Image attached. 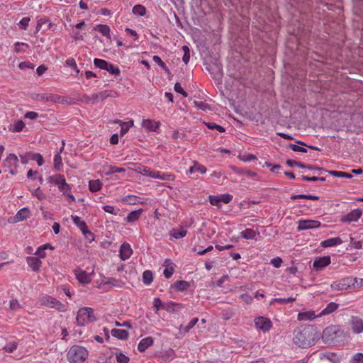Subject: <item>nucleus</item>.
Masks as SVG:
<instances>
[{"mask_svg":"<svg viewBox=\"0 0 363 363\" xmlns=\"http://www.w3.org/2000/svg\"><path fill=\"white\" fill-rule=\"evenodd\" d=\"M315 333L311 327H305L295 332L293 340L299 347L306 348L315 344Z\"/></svg>","mask_w":363,"mask_h":363,"instance_id":"nucleus-1","label":"nucleus"},{"mask_svg":"<svg viewBox=\"0 0 363 363\" xmlns=\"http://www.w3.org/2000/svg\"><path fill=\"white\" fill-rule=\"evenodd\" d=\"M48 182L57 186L62 196L67 197V200L69 203L75 202V197L72 194V187L67 183L63 175L60 174L51 175L48 178Z\"/></svg>","mask_w":363,"mask_h":363,"instance_id":"nucleus-2","label":"nucleus"},{"mask_svg":"<svg viewBox=\"0 0 363 363\" xmlns=\"http://www.w3.org/2000/svg\"><path fill=\"white\" fill-rule=\"evenodd\" d=\"M344 336V331L339 325H330L323 330L322 340L325 344L333 345L339 342Z\"/></svg>","mask_w":363,"mask_h":363,"instance_id":"nucleus-3","label":"nucleus"},{"mask_svg":"<svg viewBox=\"0 0 363 363\" xmlns=\"http://www.w3.org/2000/svg\"><path fill=\"white\" fill-rule=\"evenodd\" d=\"M88 356V350L84 347L77 345L72 346L67 353L69 363H84Z\"/></svg>","mask_w":363,"mask_h":363,"instance_id":"nucleus-4","label":"nucleus"},{"mask_svg":"<svg viewBox=\"0 0 363 363\" xmlns=\"http://www.w3.org/2000/svg\"><path fill=\"white\" fill-rule=\"evenodd\" d=\"M94 320V311L89 307L80 308L76 318L77 324L79 326H84Z\"/></svg>","mask_w":363,"mask_h":363,"instance_id":"nucleus-5","label":"nucleus"},{"mask_svg":"<svg viewBox=\"0 0 363 363\" xmlns=\"http://www.w3.org/2000/svg\"><path fill=\"white\" fill-rule=\"evenodd\" d=\"M40 302L41 305L54 308L59 312H65L67 310V307L65 304L48 295L42 296Z\"/></svg>","mask_w":363,"mask_h":363,"instance_id":"nucleus-6","label":"nucleus"},{"mask_svg":"<svg viewBox=\"0 0 363 363\" xmlns=\"http://www.w3.org/2000/svg\"><path fill=\"white\" fill-rule=\"evenodd\" d=\"M354 283H357L355 278L352 277H347L333 281L331 284V287L334 290L344 291L353 288Z\"/></svg>","mask_w":363,"mask_h":363,"instance_id":"nucleus-7","label":"nucleus"},{"mask_svg":"<svg viewBox=\"0 0 363 363\" xmlns=\"http://www.w3.org/2000/svg\"><path fill=\"white\" fill-rule=\"evenodd\" d=\"M71 218L74 224L80 229L83 235L90 242L94 240V234L88 229L86 223L80 217L72 215Z\"/></svg>","mask_w":363,"mask_h":363,"instance_id":"nucleus-8","label":"nucleus"},{"mask_svg":"<svg viewBox=\"0 0 363 363\" xmlns=\"http://www.w3.org/2000/svg\"><path fill=\"white\" fill-rule=\"evenodd\" d=\"M3 165L8 169L11 175H15L16 174V168L18 167V157L15 154H9L4 161Z\"/></svg>","mask_w":363,"mask_h":363,"instance_id":"nucleus-9","label":"nucleus"},{"mask_svg":"<svg viewBox=\"0 0 363 363\" xmlns=\"http://www.w3.org/2000/svg\"><path fill=\"white\" fill-rule=\"evenodd\" d=\"M297 230L302 231L310 229L318 228L321 225V223L316 220H299L297 222Z\"/></svg>","mask_w":363,"mask_h":363,"instance_id":"nucleus-10","label":"nucleus"},{"mask_svg":"<svg viewBox=\"0 0 363 363\" xmlns=\"http://www.w3.org/2000/svg\"><path fill=\"white\" fill-rule=\"evenodd\" d=\"M352 332L354 334L363 333V319L357 315H352L349 321Z\"/></svg>","mask_w":363,"mask_h":363,"instance_id":"nucleus-11","label":"nucleus"},{"mask_svg":"<svg viewBox=\"0 0 363 363\" xmlns=\"http://www.w3.org/2000/svg\"><path fill=\"white\" fill-rule=\"evenodd\" d=\"M111 91L105 90L99 93H94L86 96V102L94 104L100 101H103L105 99L112 96L111 94Z\"/></svg>","mask_w":363,"mask_h":363,"instance_id":"nucleus-12","label":"nucleus"},{"mask_svg":"<svg viewBox=\"0 0 363 363\" xmlns=\"http://www.w3.org/2000/svg\"><path fill=\"white\" fill-rule=\"evenodd\" d=\"M255 325L257 329L262 330L265 333L272 328V323L269 318L259 316L255 319Z\"/></svg>","mask_w":363,"mask_h":363,"instance_id":"nucleus-13","label":"nucleus"},{"mask_svg":"<svg viewBox=\"0 0 363 363\" xmlns=\"http://www.w3.org/2000/svg\"><path fill=\"white\" fill-rule=\"evenodd\" d=\"M342 356L337 353L325 352L320 354V359L321 360H328L331 363H340Z\"/></svg>","mask_w":363,"mask_h":363,"instance_id":"nucleus-14","label":"nucleus"},{"mask_svg":"<svg viewBox=\"0 0 363 363\" xmlns=\"http://www.w3.org/2000/svg\"><path fill=\"white\" fill-rule=\"evenodd\" d=\"M331 262L329 256L320 257L313 261V267L316 270H320L329 265Z\"/></svg>","mask_w":363,"mask_h":363,"instance_id":"nucleus-15","label":"nucleus"},{"mask_svg":"<svg viewBox=\"0 0 363 363\" xmlns=\"http://www.w3.org/2000/svg\"><path fill=\"white\" fill-rule=\"evenodd\" d=\"M362 215V211L360 208H357L351 211L347 215H345L342 218V221L351 223L357 221Z\"/></svg>","mask_w":363,"mask_h":363,"instance_id":"nucleus-16","label":"nucleus"},{"mask_svg":"<svg viewBox=\"0 0 363 363\" xmlns=\"http://www.w3.org/2000/svg\"><path fill=\"white\" fill-rule=\"evenodd\" d=\"M133 254V250L128 242H123L119 250V256L122 260H126Z\"/></svg>","mask_w":363,"mask_h":363,"instance_id":"nucleus-17","label":"nucleus"},{"mask_svg":"<svg viewBox=\"0 0 363 363\" xmlns=\"http://www.w3.org/2000/svg\"><path fill=\"white\" fill-rule=\"evenodd\" d=\"M318 317V314L315 315L314 311L310 310L300 312L298 314L297 319L299 321H311Z\"/></svg>","mask_w":363,"mask_h":363,"instance_id":"nucleus-18","label":"nucleus"},{"mask_svg":"<svg viewBox=\"0 0 363 363\" xmlns=\"http://www.w3.org/2000/svg\"><path fill=\"white\" fill-rule=\"evenodd\" d=\"M74 274L77 279L82 284H88L91 281V275L82 269H76Z\"/></svg>","mask_w":363,"mask_h":363,"instance_id":"nucleus-19","label":"nucleus"},{"mask_svg":"<svg viewBox=\"0 0 363 363\" xmlns=\"http://www.w3.org/2000/svg\"><path fill=\"white\" fill-rule=\"evenodd\" d=\"M26 262L34 272H38L42 266V262L36 257H27Z\"/></svg>","mask_w":363,"mask_h":363,"instance_id":"nucleus-20","label":"nucleus"},{"mask_svg":"<svg viewBox=\"0 0 363 363\" xmlns=\"http://www.w3.org/2000/svg\"><path fill=\"white\" fill-rule=\"evenodd\" d=\"M160 123L151 119H144L142 122V126L149 131H157Z\"/></svg>","mask_w":363,"mask_h":363,"instance_id":"nucleus-21","label":"nucleus"},{"mask_svg":"<svg viewBox=\"0 0 363 363\" xmlns=\"http://www.w3.org/2000/svg\"><path fill=\"white\" fill-rule=\"evenodd\" d=\"M154 342V340L152 337H147L145 338L142 339L138 345V350L140 352H145L148 347H150L151 345H152Z\"/></svg>","mask_w":363,"mask_h":363,"instance_id":"nucleus-22","label":"nucleus"},{"mask_svg":"<svg viewBox=\"0 0 363 363\" xmlns=\"http://www.w3.org/2000/svg\"><path fill=\"white\" fill-rule=\"evenodd\" d=\"M342 243V240L339 237L331 238L323 240L321 242V246L323 247H330L340 245Z\"/></svg>","mask_w":363,"mask_h":363,"instance_id":"nucleus-23","label":"nucleus"},{"mask_svg":"<svg viewBox=\"0 0 363 363\" xmlns=\"http://www.w3.org/2000/svg\"><path fill=\"white\" fill-rule=\"evenodd\" d=\"M30 216V211L28 208H21L16 216H14V220L16 222H20L26 220Z\"/></svg>","mask_w":363,"mask_h":363,"instance_id":"nucleus-24","label":"nucleus"},{"mask_svg":"<svg viewBox=\"0 0 363 363\" xmlns=\"http://www.w3.org/2000/svg\"><path fill=\"white\" fill-rule=\"evenodd\" d=\"M339 307V305L335 302L329 303L326 307L322 310V311L318 314V316H323L325 315H329L335 311Z\"/></svg>","mask_w":363,"mask_h":363,"instance_id":"nucleus-25","label":"nucleus"},{"mask_svg":"<svg viewBox=\"0 0 363 363\" xmlns=\"http://www.w3.org/2000/svg\"><path fill=\"white\" fill-rule=\"evenodd\" d=\"M46 26V30L50 29L52 26V23L50 21V19L47 17H43L40 19H38L37 22V26L35 28V33H38L40 31V30L43 27Z\"/></svg>","mask_w":363,"mask_h":363,"instance_id":"nucleus-26","label":"nucleus"},{"mask_svg":"<svg viewBox=\"0 0 363 363\" xmlns=\"http://www.w3.org/2000/svg\"><path fill=\"white\" fill-rule=\"evenodd\" d=\"M111 335L118 340H126L129 336L127 330L123 329H112L111 331Z\"/></svg>","mask_w":363,"mask_h":363,"instance_id":"nucleus-27","label":"nucleus"},{"mask_svg":"<svg viewBox=\"0 0 363 363\" xmlns=\"http://www.w3.org/2000/svg\"><path fill=\"white\" fill-rule=\"evenodd\" d=\"M257 235H259V232L252 228H247L240 233V236L247 240H255Z\"/></svg>","mask_w":363,"mask_h":363,"instance_id":"nucleus-28","label":"nucleus"},{"mask_svg":"<svg viewBox=\"0 0 363 363\" xmlns=\"http://www.w3.org/2000/svg\"><path fill=\"white\" fill-rule=\"evenodd\" d=\"M142 215V209L133 211L128 214L125 218V220L128 223H133L138 220Z\"/></svg>","mask_w":363,"mask_h":363,"instance_id":"nucleus-29","label":"nucleus"},{"mask_svg":"<svg viewBox=\"0 0 363 363\" xmlns=\"http://www.w3.org/2000/svg\"><path fill=\"white\" fill-rule=\"evenodd\" d=\"M94 29L101 33L104 36L106 37L107 38L111 39L110 28L106 24H99L96 25L94 28Z\"/></svg>","mask_w":363,"mask_h":363,"instance_id":"nucleus-30","label":"nucleus"},{"mask_svg":"<svg viewBox=\"0 0 363 363\" xmlns=\"http://www.w3.org/2000/svg\"><path fill=\"white\" fill-rule=\"evenodd\" d=\"M102 182L99 179L91 180L89 182V189L90 191L95 193L101 189Z\"/></svg>","mask_w":363,"mask_h":363,"instance_id":"nucleus-31","label":"nucleus"},{"mask_svg":"<svg viewBox=\"0 0 363 363\" xmlns=\"http://www.w3.org/2000/svg\"><path fill=\"white\" fill-rule=\"evenodd\" d=\"M153 178L164 181H173L174 179V176L171 174L155 171Z\"/></svg>","mask_w":363,"mask_h":363,"instance_id":"nucleus-32","label":"nucleus"},{"mask_svg":"<svg viewBox=\"0 0 363 363\" xmlns=\"http://www.w3.org/2000/svg\"><path fill=\"white\" fill-rule=\"evenodd\" d=\"M198 322H199V318H194L189 322V323L184 328H182V325H181L179 327V333L181 334H184V335L189 333V331L191 328H193Z\"/></svg>","mask_w":363,"mask_h":363,"instance_id":"nucleus-33","label":"nucleus"},{"mask_svg":"<svg viewBox=\"0 0 363 363\" xmlns=\"http://www.w3.org/2000/svg\"><path fill=\"white\" fill-rule=\"evenodd\" d=\"M60 99V96L57 95H53L51 94H43L39 95L38 99L40 101H53V102H58Z\"/></svg>","mask_w":363,"mask_h":363,"instance_id":"nucleus-34","label":"nucleus"},{"mask_svg":"<svg viewBox=\"0 0 363 363\" xmlns=\"http://www.w3.org/2000/svg\"><path fill=\"white\" fill-rule=\"evenodd\" d=\"M296 300V297H288V298H272L271 302H270V304H273L274 303L277 302L278 303H279L280 305H284V304H287L289 303H291V302H294Z\"/></svg>","mask_w":363,"mask_h":363,"instance_id":"nucleus-35","label":"nucleus"},{"mask_svg":"<svg viewBox=\"0 0 363 363\" xmlns=\"http://www.w3.org/2000/svg\"><path fill=\"white\" fill-rule=\"evenodd\" d=\"M186 234L187 230L183 228H180V229H174L170 232L171 236H172L174 239L182 238L185 237Z\"/></svg>","mask_w":363,"mask_h":363,"instance_id":"nucleus-36","label":"nucleus"},{"mask_svg":"<svg viewBox=\"0 0 363 363\" xmlns=\"http://www.w3.org/2000/svg\"><path fill=\"white\" fill-rule=\"evenodd\" d=\"M298 144H300L301 146L296 144H290L289 147L291 148V150L294 152H307V150L303 146H307L306 144L302 141H297Z\"/></svg>","mask_w":363,"mask_h":363,"instance_id":"nucleus-37","label":"nucleus"},{"mask_svg":"<svg viewBox=\"0 0 363 363\" xmlns=\"http://www.w3.org/2000/svg\"><path fill=\"white\" fill-rule=\"evenodd\" d=\"M140 200V198L135 195H128L125 196L123 199H122V201L132 205L140 203L141 201Z\"/></svg>","mask_w":363,"mask_h":363,"instance_id":"nucleus-38","label":"nucleus"},{"mask_svg":"<svg viewBox=\"0 0 363 363\" xmlns=\"http://www.w3.org/2000/svg\"><path fill=\"white\" fill-rule=\"evenodd\" d=\"M121 130L120 135L121 136H123L129 129L133 125V121H130L128 122H120Z\"/></svg>","mask_w":363,"mask_h":363,"instance_id":"nucleus-39","label":"nucleus"},{"mask_svg":"<svg viewBox=\"0 0 363 363\" xmlns=\"http://www.w3.org/2000/svg\"><path fill=\"white\" fill-rule=\"evenodd\" d=\"M320 170L322 172H325V170H322V169H320ZM326 172L335 177H343V178H347V179H351L352 177V175L351 174H349V173H347L345 172L335 171V170L326 171Z\"/></svg>","mask_w":363,"mask_h":363,"instance_id":"nucleus-40","label":"nucleus"},{"mask_svg":"<svg viewBox=\"0 0 363 363\" xmlns=\"http://www.w3.org/2000/svg\"><path fill=\"white\" fill-rule=\"evenodd\" d=\"M132 12L135 16H143L146 13V9L144 6L141 4H137L133 6Z\"/></svg>","mask_w":363,"mask_h":363,"instance_id":"nucleus-41","label":"nucleus"},{"mask_svg":"<svg viewBox=\"0 0 363 363\" xmlns=\"http://www.w3.org/2000/svg\"><path fill=\"white\" fill-rule=\"evenodd\" d=\"M28 157L29 160L36 161L39 167L42 166L44 163L43 158L39 153H28Z\"/></svg>","mask_w":363,"mask_h":363,"instance_id":"nucleus-42","label":"nucleus"},{"mask_svg":"<svg viewBox=\"0 0 363 363\" xmlns=\"http://www.w3.org/2000/svg\"><path fill=\"white\" fill-rule=\"evenodd\" d=\"M104 284L110 285L112 287L121 288L123 285V282L121 280H118L114 278H108L104 282Z\"/></svg>","mask_w":363,"mask_h":363,"instance_id":"nucleus-43","label":"nucleus"},{"mask_svg":"<svg viewBox=\"0 0 363 363\" xmlns=\"http://www.w3.org/2000/svg\"><path fill=\"white\" fill-rule=\"evenodd\" d=\"M175 288L179 291H184L189 287V283L186 281H177L175 283Z\"/></svg>","mask_w":363,"mask_h":363,"instance_id":"nucleus-44","label":"nucleus"},{"mask_svg":"<svg viewBox=\"0 0 363 363\" xmlns=\"http://www.w3.org/2000/svg\"><path fill=\"white\" fill-rule=\"evenodd\" d=\"M291 200H296L297 199H306L310 200H318L319 197L311 194H295L292 195L290 198Z\"/></svg>","mask_w":363,"mask_h":363,"instance_id":"nucleus-45","label":"nucleus"},{"mask_svg":"<svg viewBox=\"0 0 363 363\" xmlns=\"http://www.w3.org/2000/svg\"><path fill=\"white\" fill-rule=\"evenodd\" d=\"M152 281H153L152 273L149 270L145 271L143 274V283L146 285H149L152 283Z\"/></svg>","mask_w":363,"mask_h":363,"instance_id":"nucleus-46","label":"nucleus"},{"mask_svg":"<svg viewBox=\"0 0 363 363\" xmlns=\"http://www.w3.org/2000/svg\"><path fill=\"white\" fill-rule=\"evenodd\" d=\"M24 127V122L21 120H18L13 125L12 128H10V130H11L13 133H19L23 130Z\"/></svg>","mask_w":363,"mask_h":363,"instance_id":"nucleus-47","label":"nucleus"},{"mask_svg":"<svg viewBox=\"0 0 363 363\" xmlns=\"http://www.w3.org/2000/svg\"><path fill=\"white\" fill-rule=\"evenodd\" d=\"M108 172L106 173V175H111L114 173H124L125 169L124 168L118 167L116 166L108 165L107 166Z\"/></svg>","mask_w":363,"mask_h":363,"instance_id":"nucleus-48","label":"nucleus"},{"mask_svg":"<svg viewBox=\"0 0 363 363\" xmlns=\"http://www.w3.org/2000/svg\"><path fill=\"white\" fill-rule=\"evenodd\" d=\"M108 62L104 60H102V59H98V58H95L94 60V65L101 69H103V70H106V69L108 67Z\"/></svg>","mask_w":363,"mask_h":363,"instance_id":"nucleus-49","label":"nucleus"},{"mask_svg":"<svg viewBox=\"0 0 363 363\" xmlns=\"http://www.w3.org/2000/svg\"><path fill=\"white\" fill-rule=\"evenodd\" d=\"M194 103L195 106L199 109H201L204 111L211 110L210 105L206 102L201 101H195Z\"/></svg>","mask_w":363,"mask_h":363,"instance_id":"nucleus-50","label":"nucleus"},{"mask_svg":"<svg viewBox=\"0 0 363 363\" xmlns=\"http://www.w3.org/2000/svg\"><path fill=\"white\" fill-rule=\"evenodd\" d=\"M152 60L155 63H156L159 67H160L166 72H169L168 67H167L165 63L162 60V59L159 56L154 55L152 57Z\"/></svg>","mask_w":363,"mask_h":363,"instance_id":"nucleus-51","label":"nucleus"},{"mask_svg":"<svg viewBox=\"0 0 363 363\" xmlns=\"http://www.w3.org/2000/svg\"><path fill=\"white\" fill-rule=\"evenodd\" d=\"M182 50L184 51L182 61L184 62L185 65H187L190 60V50L187 45H183Z\"/></svg>","mask_w":363,"mask_h":363,"instance_id":"nucleus-52","label":"nucleus"},{"mask_svg":"<svg viewBox=\"0 0 363 363\" xmlns=\"http://www.w3.org/2000/svg\"><path fill=\"white\" fill-rule=\"evenodd\" d=\"M164 303H162L160 298H154L153 308L155 313H157L161 308H164Z\"/></svg>","mask_w":363,"mask_h":363,"instance_id":"nucleus-53","label":"nucleus"},{"mask_svg":"<svg viewBox=\"0 0 363 363\" xmlns=\"http://www.w3.org/2000/svg\"><path fill=\"white\" fill-rule=\"evenodd\" d=\"M53 160H54V168L57 170H60V169L62 166V157H61L60 153H57L54 156Z\"/></svg>","mask_w":363,"mask_h":363,"instance_id":"nucleus-54","label":"nucleus"},{"mask_svg":"<svg viewBox=\"0 0 363 363\" xmlns=\"http://www.w3.org/2000/svg\"><path fill=\"white\" fill-rule=\"evenodd\" d=\"M18 343L16 342H11L7 343L4 347V350L5 352L11 353L17 349Z\"/></svg>","mask_w":363,"mask_h":363,"instance_id":"nucleus-55","label":"nucleus"},{"mask_svg":"<svg viewBox=\"0 0 363 363\" xmlns=\"http://www.w3.org/2000/svg\"><path fill=\"white\" fill-rule=\"evenodd\" d=\"M107 67H108L106 69V71L108 72L111 74L118 75L121 72L119 68L111 63L108 62Z\"/></svg>","mask_w":363,"mask_h":363,"instance_id":"nucleus-56","label":"nucleus"},{"mask_svg":"<svg viewBox=\"0 0 363 363\" xmlns=\"http://www.w3.org/2000/svg\"><path fill=\"white\" fill-rule=\"evenodd\" d=\"M208 199H209V202L212 206H216L218 207L221 206L219 196L210 195Z\"/></svg>","mask_w":363,"mask_h":363,"instance_id":"nucleus-57","label":"nucleus"},{"mask_svg":"<svg viewBox=\"0 0 363 363\" xmlns=\"http://www.w3.org/2000/svg\"><path fill=\"white\" fill-rule=\"evenodd\" d=\"M350 363H363V353L354 354L350 359Z\"/></svg>","mask_w":363,"mask_h":363,"instance_id":"nucleus-58","label":"nucleus"},{"mask_svg":"<svg viewBox=\"0 0 363 363\" xmlns=\"http://www.w3.org/2000/svg\"><path fill=\"white\" fill-rule=\"evenodd\" d=\"M102 208L106 213H108L113 214V215H117L118 213L119 212V209L118 208L116 209L115 207L113 206L105 205V206H103Z\"/></svg>","mask_w":363,"mask_h":363,"instance_id":"nucleus-59","label":"nucleus"},{"mask_svg":"<svg viewBox=\"0 0 363 363\" xmlns=\"http://www.w3.org/2000/svg\"><path fill=\"white\" fill-rule=\"evenodd\" d=\"M65 63L67 66L72 67L76 71V72H77V73L79 72V70L77 67L76 61L74 58L69 57V58L67 59L65 61Z\"/></svg>","mask_w":363,"mask_h":363,"instance_id":"nucleus-60","label":"nucleus"},{"mask_svg":"<svg viewBox=\"0 0 363 363\" xmlns=\"http://www.w3.org/2000/svg\"><path fill=\"white\" fill-rule=\"evenodd\" d=\"M174 89L177 93L181 94L184 97H187L188 94L184 90L179 82H177L174 84Z\"/></svg>","mask_w":363,"mask_h":363,"instance_id":"nucleus-61","label":"nucleus"},{"mask_svg":"<svg viewBox=\"0 0 363 363\" xmlns=\"http://www.w3.org/2000/svg\"><path fill=\"white\" fill-rule=\"evenodd\" d=\"M32 195L33 196H35L39 199L40 201H42L45 199V195L43 192H42L40 190V187L37 188L36 189L33 190L32 191Z\"/></svg>","mask_w":363,"mask_h":363,"instance_id":"nucleus-62","label":"nucleus"},{"mask_svg":"<svg viewBox=\"0 0 363 363\" xmlns=\"http://www.w3.org/2000/svg\"><path fill=\"white\" fill-rule=\"evenodd\" d=\"M234 313L230 308L225 309L222 311V317L224 320H228L231 318Z\"/></svg>","mask_w":363,"mask_h":363,"instance_id":"nucleus-63","label":"nucleus"},{"mask_svg":"<svg viewBox=\"0 0 363 363\" xmlns=\"http://www.w3.org/2000/svg\"><path fill=\"white\" fill-rule=\"evenodd\" d=\"M116 360L118 363H128L129 357L122 353H120L116 356Z\"/></svg>","mask_w":363,"mask_h":363,"instance_id":"nucleus-64","label":"nucleus"}]
</instances>
